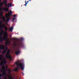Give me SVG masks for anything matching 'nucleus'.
Here are the masks:
<instances>
[{"instance_id": "24", "label": "nucleus", "mask_w": 79, "mask_h": 79, "mask_svg": "<svg viewBox=\"0 0 79 79\" xmlns=\"http://www.w3.org/2000/svg\"><path fill=\"white\" fill-rule=\"evenodd\" d=\"M1 33L2 34H5V32H4V31H3V30H2L1 31Z\"/></svg>"}, {"instance_id": "37", "label": "nucleus", "mask_w": 79, "mask_h": 79, "mask_svg": "<svg viewBox=\"0 0 79 79\" xmlns=\"http://www.w3.org/2000/svg\"><path fill=\"white\" fill-rule=\"evenodd\" d=\"M22 73L23 74V75H24V73Z\"/></svg>"}, {"instance_id": "23", "label": "nucleus", "mask_w": 79, "mask_h": 79, "mask_svg": "<svg viewBox=\"0 0 79 79\" xmlns=\"http://www.w3.org/2000/svg\"><path fill=\"white\" fill-rule=\"evenodd\" d=\"M2 28H4V26L0 25V29H2Z\"/></svg>"}, {"instance_id": "43", "label": "nucleus", "mask_w": 79, "mask_h": 79, "mask_svg": "<svg viewBox=\"0 0 79 79\" xmlns=\"http://www.w3.org/2000/svg\"><path fill=\"white\" fill-rule=\"evenodd\" d=\"M0 53H1V51H0Z\"/></svg>"}, {"instance_id": "33", "label": "nucleus", "mask_w": 79, "mask_h": 79, "mask_svg": "<svg viewBox=\"0 0 79 79\" xmlns=\"http://www.w3.org/2000/svg\"><path fill=\"white\" fill-rule=\"evenodd\" d=\"M27 3H25V4L24 5H25V6H26V5H27Z\"/></svg>"}, {"instance_id": "39", "label": "nucleus", "mask_w": 79, "mask_h": 79, "mask_svg": "<svg viewBox=\"0 0 79 79\" xmlns=\"http://www.w3.org/2000/svg\"><path fill=\"white\" fill-rule=\"evenodd\" d=\"M1 30H2V29H1V28L0 29V31H1Z\"/></svg>"}, {"instance_id": "35", "label": "nucleus", "mask_w": 79, "mask_h": 79, "mask_svg": "<svg viewBox=\"0 0 79 79\" xmlns=\"http://www.w3.org/2000/svg\"><path fill=\"white\" fill-rule=\"evenodd\" d=\"M16 15H13V17H16Z\"/></svg>"}, {"instance_id": "25", "label": "nucleus", "mask_w": 79, "mask_h": 79, "mask_svg": "<svg viewBox=\"0 0 79 79\" xmlns=\"http://www.w3.org/2000/svg\"><path fill=\"white\" fill-rule=\"evenodd\" d=\"M12 5V3L10 2V7H11V6Z\"/></svg>"}, {"instance_id": "45", "label": "nucleus", "mask_w": 79, "mask_h": 79, "mask_svg": "<svg viewBox=\"0 0 79 79\" xmlns=\"http://www.w3.org/2000/svg\"><path fill=\"white\" fill-rule=\"evenodd\" d=\"M0 79H1V78L0 77Z\"/></svg>"}, {"instance_id": "28", "label": "nucleus", "mask_w": 79, "mask_h": 79, "mask_svg": "<svg viewBox=\"0 0 79 79\" xmlns=\"http://www.w3.org/2000/svg\"><path fill=\"white\" fill-rule=\"evenodd\" d=\"M9 5H10V4L9 3L8 4V5L7 6L8 8H9V7H10V6Z\"/></svg>"}, {"instance_id": "21", "label": "nucleus", "mask_w": 79, "mask_h": 79, "mask_svg": "<svg viewBox=\"0 0 79 79\" xmlns=\"http://www.w3.org/2000/svg\"><path fill=\"white\" fill-rule=\"evenodd\" d=\"M3 5V2H2L0 4V6L2 7Z\"/></svg>"}, {"instance_id": "10", "label": "nucleus", "mask_w": 79, "mask_h": 79, "mask_svg": "<svg viewBox=\"0 0 79 79\" xmlns=\"http://www.w3.org/2000/svg\"><path fill=\"white\" fill-rule=\"evenodd\" d=\"M13 26H12L11 28H9V31L10 32H12L13 31Z\"/></svg>"}, {"instance_id": "30", "label": "nucleus", "mask_w": 79, "mask_h": 79, "mask_svg": "<svg viewBox=\"0 0 79 79\" xmlns=\"http://www.w3.org/2000/svg\"><path fill=\"white\" fill-rule=\"evenodd\" d=\"M3 76L2 74H0V77H1Z\"/></svg>"}, {"instance_id": "4", "label": "nucleus", "mask_w": 79, "mask_h": 79, "mask_svg": "<svg viewBox=\"0 0 79 79\" xmlns=\"http://www.w3.org/2000/svg\"><path fill=\"white\" fill-rule=\"evenodd\" d=\"M21 53V51L19 50V48H16V51H15V53L16 55H18Z\"/></svg>"}, {"instance_id": "15", "label": "nucleus", "mask_w": 79, "mask_h": 79, "mask_svg": "<svg viewBox=\"0 0 79 79\" xmlns=\"http://www.w3.org/2000/svg\"><path fill=\"white\" fill-rule=\"evenodd\" d=\"M8 14H9V16H11V15H12V12H11V11H10V12H9Z\"/></svg>"}, {"instance_id": "38", "label": "nucleus", "mask_w": 79, "mask_h": 79, "mask_svg": "<svg viewBox=\"0 0 79 79\" xmlns=\"http://www.w3.org/2000/svg\"><path fill=\"white\" fill-rule=\"evenodd\" d=\"M4 79H7L6 78V77H5L4 78Z\"/></svg>"}, {"instance_id": "11", "label": "nucleus", "mask_w": 79, "mask_h": 79, "mask_svg": "<svg viewBox=\"0 0 79 79\" xmlns=\"http://www.w3.org/2000/svg\"><path fill=\"white\" fill-rule=\"evenodd\" d=\"M4 29H5V33H7V31H8V28L6 26H4Z\"/></svg>"}, {"instance_id": "29", "label": "nucleus", "mask_w": 79, "mask_h": 79, "mask_svg": "<svg viewBox=\"0 0 79 79\" xmlns=\"http://www.w3.org/2000/svg\"><path fill=\"white\" fill-rule=\"evenodd\" d=\"M2 26H5V24L4 23L2 24Z\"/></svg>"}, {"instance_id": "42", "label": "nucleus", "mask_w": 79, "mask_h": 79, "mask_svg": "<svg viewBox=\"0 0 79 79\" xmlns=\"http://www.w3.org/2000/svg\"><path fill=\"white\" fill-rule=\"evenodd\" d=\"M2 2V0H0V2Z\"/></svg>"}, {"instance_id": "36", "label": "nucleus", "mask_w": 79, "mask_h": 79, "mask_svg": "<svg viewBox=\"0 0 79 79\" xmlns=\"http://www.w3.org/2000/svg\"><path fill=\"white\" fill-rule=\"evenodd\" d=\"M29 2V1H27V3H28Z\"/></svg>"}, {"instance_id": "9", "label": "nucleus", "mask_w": 79, "mask_h": 79, "mask_svg": "<svg viewBox=\"0 0 79 79\" xmlns=\"http://www.w3.org/2000/svg\"><path fill=\"white\" fill-rule=\"evenodd\" d=\"M5 49V46L4 45H1L0 46V50H4Z\"/></svg>"}, {"instance_id": "31", "label": "nucleus", "mask_w": 79, "mask_h": 79, "mask_svg": "<svg viewBox=\"0 0 79 79\" xmlns=\"http://www.w3.org/2000/svg\"><path fill=\"white\" fill-rule=\"evenodd\" d=\"M2 35H3V34L1 33H0V36H2Z\"/></svg>"}, {"instance_id": "14", "label": "nucleus", "mask_w": 79, "mask_h": 79, "mask_svg": "<svg viewBox=\"0 0 79 79\" xmlns=\"http://www.w3.org/2000/svg\"><path fill=\"white\" fill-rule=\"evenodd\" d=\"M6 53V50H4L2 52V54L3 55H5V54Z\"/></svg>"}, {"instance_id": "19", "label": "nucleus", "mask_w": 79, "mask_h": 79, "mask_svg": "<svg viewBox=\"0 0 79 79\" xmlns=\"http://www.w3.org/2000/svg\"><path fill=\"white\" fill-rule=\"evenodd\" d=\"M3 12L2 11L1 12L0 14V15L1 16H3Z\"/></svg>"}, {"instance_id": "17", "label": "nucleus", "mask_w": 79, "mask_h": 79, "mask_svg": "<svg viewBox=\"0 0 79 79\" xmlns=\"http://www.w3.org/2000/svg\"><path fill=\"white\" fill-rule=\"evenodd\" d=\"M9 79H15L14 77H13L10 76H9Z\"/></svg>"}, {"instance_id": "20", "label": "nucleus", "mask_w": 79, "mask_h": 79, "mask_svg": "<svg viewBox=\"0 0 79 79\" xmlns=\"http://www.w3.org/2000/svg\"><path fill=\"white\" fill-rule=\"evenodd\" d=\"M8 44H9V42L7 41L5 43V45L6 46H7Z\"/></svg>"}, {"instance_id": "2", "label": "nucleus", "mask_w": 79, "mask_h": 79, "mask_svg": "<svg viewBox=\"0 0 79 79\" xmlns=\"http://www.w3.org/2000/svg\"><path fill=\"white\" fill-rule=\"evenodd\" d=\"M16 40L19 42V44H18V46L19 47H22L23 46V44H22L21 41H22V40H23V38H22L20 39H17Z\"/></svg>"}, {"instance_id": "44", "label": "nucleus", "mask_w": 79, "mask_h": 79, "mask_svg": "<svg viewBox=\"0 0 79 79\" xmlns=\"http://www.w3.org/2000/svg\"><path fill=\"white\" fill-rule=\"evenodd\" d=\"M29 0V1H30V2H31V0Z\"/></svg>"}, {"instance_id": "13", "label": "nucleus", "mask_w": 79, "mask_h": 79, "mask_svg": "<svg viewBox=\"0 0 79 79\" xmlns=\"http://www.w3.org/2000/svg\"><path fill=\"white\" fill-rule=\"evenodd\" d=\"M3 56L2 55H0V61H2L3 58H2Z\"/></svg>"}, {"instance_id": "3", "label": "nucleus", "mask_w": 79, "mask_h": 79, "mask_svg": "<svg viewBox=\"0 0 79 79\" xmlns=\"http://www.w3.org/2000/svg\"><path fill=\"white\" fill-rule=\"evenodd\" d=\"M10 50L7 49V54L6 56V58H9L10 60H11V59H12V58L11 57V56L9 55V54H10Z\"/></svg>"}, {"instance_id": "26", "label": "nucleus", "mask_w": 79, "mask_h": 79, "mask_svg": "<svg viewBox=\"0 0 79 79\" xmlns=\"http://www.w3.org/2000/svg\"><path fill=\"white\" fill-rule=\"evenodd\" d=\"M2 22L1 21H0V26L2 25Z\"/></svg>"}, {"instance_id": "34", "label": "nucleus", "mask_w": 79, "mask_h": 79, "mask_svg": "<svg viewBox=\"0 0 79 79\" xmlns=\"http://www.w3.org/2000/svg\"><path fill=\"white\" fill-rule=\"evenodd\" d=\"M16 39L14 38L13 39V40H16Z\"/></svg>"}, {"instance_id": "22", "label": "nucleus", "mask_w": 79, "mask_h": 79, "mask_svg": "<svg viewBox=\"0 0 79 79\" xmlns=\"http://www.w3.org/2000/svg\"><path fill=\"white\" fill-rule=\"evenodd\" d=\"M18 69H18V68L17 67V68H15L14 69V71H18Z\"/></svg>"}, {"instance_id": "32", "label": "nucleus", "mask_w": 79, "mask_h": 79, "mask_svg": "<svg viewBox=\"0 0 79 79\" xmlns=\"http://www.w3.org/2000/svg\"><path fill=\"white\" fill-rule=\"evenodd\" d=\"M2 11V8L0 7V12Z\"/></svg>"}, {"instance_id": "16", "label": "nucleus", "mask_w": 79, "mask_h": 79, "mask_svg": "<svg viewBox=\"0 0 79 79\" xmlns=\"http://www.w3.org/2000/svg\"><path fill=\"white\" fill-rule=\"evenodd\" d=\"M6 72L5 71H4L2 73V75L3 76H5V74H6Z\"/></svg>"}, {"instance_id": "41", "label": "nucleus", "mask_w": 79, "mask_h": 79, "mask_svg": "<svg viewBox=\"0 0 79 79\" xmlns=\"http://www.w3.org/2000/svg\"><path fill=\"white\" fill-rule=\"evenodd\" d=\"M25 3H27V2H26V1H25Z\"/></svg>"}, {"instance_id": "18", "label": "nucleus", "mask_w": 79, "mask_h": 79, "mask_svg": "<svg viewBox=\"0 0 79 79\" xmlns=\"http://www.w3.org/2000/svg\"><path fill=\"white\" fill-rule=\"evenodd\" d=\"M4 11H8V8H4Z\"/></svg>"}, {"instance_id": "5", "label": "nucleus", "mask_w": 79, "mask_h": 79, "mask_svg": "<svg viewBox=\"0 0 79 79\" xmlns=\"http://www.w3.org/2000/svg\"><path fill=\"white\" fill-rule=\"evenodd\" d=\"M6 22H9L10 19V16H9V14H7L6 15Z\"/></svg>"}, {"instance_id": "6", "label": "nucleus", "mask_w": 79, "mask_h": 79, "mask_svg": "<svg viewBox=\"0 0 79 79\" xmlns=\"http://www.w3.org/2000/svg\"><path fill=\"white\" fill-rule=\"evenodd\" d=\"M5 35L3 37L4 40H7V38H8V34L7 33H5Z\"/></svg>"}, {"instance_id": "1", "label": "nucleus", "mask_w": 79, "mask_h": 79, "mask_svg": "<svg viewBox=\"0 0 79 79\" xmlns=\"http://www.w3.org/2000/svg\"><path fill=\"white\" fill-rule=\"evenodd\" d=\"M16 65H17V67L18 69H19V66L20 68H21L22 71L24 70V66H23V63H20L19 64V63L17 62L16 63Z\"/></svg>"}, {"instance_id": "7", "label": "nucleus", "mask_w": 79, "mask_h": 79, "mask_svg": "<svg viewBox=\"0 0 79 79\" xmlns=\"http://www.w3.org/2000/svg\"><path fill=\"white\" fill-rule=\"evenodd\" d=\"M6 60H5L4 61H2L1 63H0V66H2L4 64H6Z\"/></svg>"}, {"instance_id": "27", "label": "nucleus", "mask_w": 79, "mask_h": 79, "mask_svg": "<svg viewBox=\"0 0 79 79\" xmlns=\"http://www.w3.org/2000/svg\"><path fill=\"white\" fill-rule=\"evenodd\" d=\"M15 18H14L12 19V21H15Z\"/></svg>"}, {"instance_id": "12", "label": "nucleus", "mask_w": 79, "mask_h": 79, "mask_svg": "<svg viewBox=\"0 0 79 79\" xmlns=\"http://www.w3.org/2000/svg\"><path fill=\"white\" fill-rule=\"evenodd\" d=\"M4 40H3V38H2V36H1L0 37V42H3Z\"/></svg>"}, {"instance_id": "40", "label": "nucleus", "mask_w": 79, "mask_h": 79, "mask_svg": "<svg viewBox=\"0 0 79 79\" xmlns=\"http://www.w3.org/2000/svg\"><path fill=\"white\" fill-rule=\"evenodd\" d=\"M3 70H4V69H5V68H3Z\"/></svg>"}, {"instance_id": "8", "label": "nucleus", "mask_w": 79, "mask_h": 79, "mask_svg": "<svg viewBox=\"0 0 79 79\" xmlns=\"http://www.w3.org/2000/svg\"><path fill=\"white\" fill-rule=\"evenodd\" d=\"M3 4H4L6 7H7V0H4V2H2Z\"/></svg>"}]
</instances>
